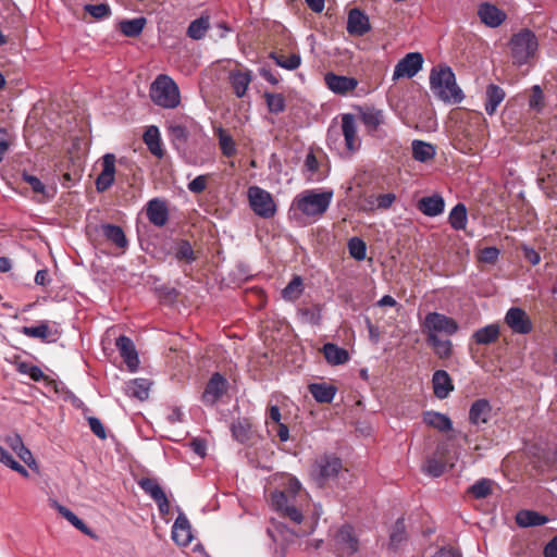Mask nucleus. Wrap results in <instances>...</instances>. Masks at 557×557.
<instances>
[{"label": "nucleus", "mask_w": 557, "mask_h": 557, "mask_svg": "<svg viewBox=\"0 0 557 557\" xmlns=\"http://www.w3.org/2000/svg\"><path fill=\"white\" fill-rule=\"evenodd\" d=\"M144 141L153 156L158 158H162L164 156L160 132L157 126L152 125L146 129L144 133Z\"/></svg>", "instance_id": "obj_33"}, {"label": "nucleus", "mask_w": 557, "mask_h": 557, "mask_svg": "<svg viewBox=\"0 0 557 557\" xmlns=\"http://www.w3.org/2000/svg\"><path fill=\"white\" fill-rule=\"evenodd\" d=\"M232 434L234 438L240 443H245L249 438L250 426L246 421H237L232 424Z\"/></svg>", "instance_id": "obj_55"}, {"label": "nucleus", "mask_w": 557, "mask_h": 557, "mask_svg": "<svg viewBox=\"0 0 557 557\" xmlns=\"http://www.w3.org/2000/svg\"><path fill=\"white\" fill-rule=\"evenodd\" d=\"M277 66L294 71L298 69L301 64V58L298 53H293L289 57H284L281 54H277L276 52H271L269 55Z\"/></svg>", "instance_id": "obj_46"}, {"label": "nucleus", "mask_w": 557, "mask_h": 557, "mask_svg": "<svg viewBox=\"0 0 557 557\" xmlns=\"http://www.w3.org/2000/svg\"><path fill=\"white\" fill-rule=\"evenodd\" d=\"M405 535L406 532L404 519H397L389 535V547L392 549L398 548L399 544L405 540Z\"/></svg>", "instance_id": "obj_51"}, {"label": "nucleus", "mask_w": 557, "mask_h": 557, "mask_svg": "<svg viewBox=\"0 0 557 557\" xmlns=\"http://www.w3.org/2000/svg\"><path fill=\"white\" fill-rule=\"evenodd\" d=\"M17 371L22 374L28 375L35 382H40L45 379V373L39 367L27 362H20L17 364Z\"/></svg>", "instance_id": "obj_54"}, {"label": "nucleus", "mask_w": 557, "mask_h": 557, "mask_svg": "<svg viewBox=\"0 0 557 557\" xmlns=\"http://www.w3.org/2000/svg\"><path fill=\"white\" fill-rule=\"evenodd\" d=\"M264 99L271 113L278 114L285 110V98L282 94L264 92Z\"/></svg>", "instance_id": "obj_49"}, {"label": "nucleus", "mask_w": 557, "mask_h": 557, "mask_svg": "<svg viewBox=\"0 0 557 557\" xmlns=\"http://www.w3.org/2000/svg\"><path fill=\"white\" fill-rule=\"evenodd\" d=\"M333 198L332 190L318 193L306 190L295 199L297 209L307 216L320 218L329 209Z\"/></svg>", "instance_id": "obj_4"}, {"label": "nucleus", "mask_w": 557, "mask_h": 557, "mask_svg": "<svg viewBox=\"0 0 557 557\" xmlns=\"http://www.w3.org/2000/svg\"><path fill=\"white\" fill-rule=\"evenodd\" d=\"M304 292L302 278L295 275L292 281L283 288L282 298L287 301L297 300Z\"/></svg>", "instance_id": "obj_43"}, {"label": "nucleus", "mask_w": 557, "mask_h": 557, "mask_svg": "<svg viewBox=\"0 0 557 557\" xmlns=\"http://www.w3.org/2000/svg\"><path fill=\"white\" fill-rule=\"evenodd\" d=\"M450 226L456 231L465 230L468 222L467 208L463 203H457L448 215Z\"/></svg>", "instance_id": "obj_41"}, {"label": "nucleus", "mask_w": 557, "mask_h": 557, "mask_svg": "<svg viewBox=\"0 0 557 557\" xmlns=\"http://www.w3.org/2000/svg\"><path fill=\"white\" fill-rule=\"evenodd\" d=\"M146 214L150 223L158 227H162L169 220V210L164 200L153 198L148 201Z\"/></svg>", "instance_id": "obj_22"}, {"label": "nucleus", "mask_w": 557, "mask_h": 557, "mask_svg": "<svg viewBox=\"0 0 557 557\" xmlns=\"http://www.w3.org/2000/svg\"><path fill=\"white\" fill-rule=\"evenodd\" d=\"M432 385L434 395L438 399L446 398L454 389L451 379L445 370H437L433 373Z\"/></svg>", "instance_id": "obj_27"}, {"label": "nucleus", "mask_w": 557, "mask_h": 557, "mask_svg": "<svg viewBox=\"0 0 557 557\" xmlns=\"http://www.w3.org/2000/svg\"><path fill=\"white\" fill-rule=\"evenodd\" d=\"M21 333L27 337L39 338L46 343H54L60 336L57 326L53 327L48 321H41L33 326H23Z\"/></svg>", "instance_id": "obj_15"}, {"label": "nucleus", "mask_w": 557, "mask_h": 557, "mask_svg": "<svg viewBox=\"0 0 557 557\" xmlns=\"http://www.w3.org/2000/svg\"><path fill=\"white\" fill-rule=\"evenodd\" d=\"M445 469H446V463L442 460L434 458V457L429 458L423 466L424 473H426L428 475L433 476V478L441 476L445 472Z\"/></svg>", "instance_id": "obj_50"}, {"label": "nucleus", "mask_w": 557, "mask_h": 557, "mask_svg": "<svg viewBox=\"0 0 557 557\" xmlns=\"http://www.w3.org/2000/svg\"><path fill=\"white\" fill-rule=\"evenodd\" d=\"M423 421L425 424L436 429L440 432H448L453 429V422L450 418L445 413L426 411L423 414Z\"/></svg>", "instance_id": "obj_32"}, {"label": "nucleus", "mask_w": 557, "mask_h": 557, "mask_svg": "<svg viewBox=\"0 0 557 557\" xmlns=\"http://www.w3.org/2000/svg\"><path fill=\"white\" fill-rule=\"evenodd\" d=\"M509 45L515 63L522 65L535 54L539 42L530 29H522L511 37Z\"/></svg>", "instance_id": "obj_5"}, {"label": "nucleus", "mask_w": 557, "mask_h": 557, "mask_svg": "<svg viewBox=\"0 0 557 557\" xmlns=\"http://www.w3.org/2000/svg\"><path fill=\"white\" fill-rule=\"evenodd\" d=\"M210 27V17L201 15L200 17L190 22L187 28V36L194 40H200L205 37Z\"/></svg>", "instance_id": "obj_40"}, {"label": "nucleus", "mask_w": 557, "mask_h": 557, "mask_svg": "<svg viewBox=\"0 0 557 557\" xmlns=\"http://www.w3.org/2000/svg\"><path fill=\"white\" fill-rule=\"evenodd\" d=\"M369 17L359 9H351L347 18V32L350 35L362 36L370 30Z\"/></svg>", "instance_id": "obj_23"}, {"label": "nucleus", "mask_w": 557, "mask_h": 557, "mask_svg": "<svg viewBox=\"0 0 557 557\" xmlns=\"http://www.w3.org/2000/svg\"><path fill=\"white\" fill-rule=\"evenodd\" d=\"M84 10L97 20L108 17L111 13L110 7L106 3L86 4Z\"/></svg>", "instance_id": "obj_56"}, {"label": "nucleus", "mask_w": 557, "mask_h": 557, "mask_svg": "<svg viewBox=\"0 0 557 557\" xmlns=\"http://www.w3.org/2000/svg\"><path fill=\"white\" fill-rule=\"evenodd\" d=\"M172 539L181 546H187L193 540L190 523L187 517L183 513H180L174 521L172 527Z\"/></svg>", "instance_id": "obj_26"}, {"label": "nucleus", "mask_w": 557, "mask_h": 557, "mask_svg": "<svg viewBox=\"0 0 557 557\" xmlns=\"http://www.w3.org/2000/svg\"><path fill=\"white\" fill-rule=\"evenodd\" d=\"M49 504L52 508H54L64 519H66L73 527L83 532L84 534L92 535L90 529L85 524V522L79 519L73 511H71L65 506L59 504L55 499H50Z\"/></svg>", "instance_id": "obj_30"}, {"label": "nucleus", "mask_w": 557, "mask_h": 557, "mask_svg": "<svg viewBox=\"0 0 557 557\" xmlns=\"http://www.w3.org/2000/svg\"><path fill=\"white\" fill-rule=\"evenodd\" d=\"M115 346L127 368L131 371L137 370L139 359L133 341L125 335H121L116 338Z\"/></svg>", "instance_id": "obj_21"}, {"label": "nucleus", "mask_w": 557, "mask_h": 557, "mask_svg": "<svg viewBox=\"0 0 557 557\" xmlns=\"http://www.w3.org/2000/svg\"><path fill=\"white\" fill-rule=\"evenodd\" d=\"M499 249L496 247H485L480 252V260L485 263H495L499 256Z\"/></svg>", "instance_id": "obj_60"}, {"label": "nucleus", "mask_w": 557, "mask_h": 557, "mask_svg": "<svg viewBox=\"0 0 557 557\" xmlns=\"http://www.w3.org/2000/svg\"><path fill=\"white\" fill-rule=\"evenodd\" d=\"M478 15L481 22L491 28L500 26L507 17V14L490 2L481 3L478 8Z\"/></svg>", "instance_id": "obj_17"}, {"label": "nucleus", "mask_w": 557, "mask_h": 557, "mask_svg": "<svg viewBox=\"0 0 557 557\" xmlns=\"http://www.w3.org/2000/svg\"><path fill=\"white\" fill-rule=\"evenodd\" d=\"M430 89L445 103H460L465 95L456 83L455 73L447 65H438L430 72Z\"/></svg>", "instance_id": "obj_1"}, {"label": "nucleus", "mask_w": 557, "mask_h": 557, "mask_svg": "<svg viewBox=\"0 0 557 557\" xmlns=\"http://www.w3.org/2000/svg\"><path fill=\"white\" fill-rule=\"evenodd\" d=\"M506 97L505 90L495 84H490L485 90V112L488 115H493L498 106L504 101Z\"/></svg>", "instance_id": "obj_29"}, {"label": "nucleus", "mask_w": 557, "mask_h": 557, "mask_svg": "<svg viewBox=\"0 0 557 557\" xmlns=\"http://www.w3.org/2000/svg\"><path fill=\"white\" fill-rule=\"evenodd\" d=\"M421 330L426 337L438 336V334L451 336L458 332L459 325L456 320L446 314L429 312L421 322Z\"/></svg>", "instance_id": "obj_6"}, {"label": "nucleus", "mask_w": 557, "mask_h": 557, "mask_svg": "<svg viewBox=\"0 0 557 557\" xmlns=\"http://www.w3.org/2000/svg\"><path fill=\"white\" fill-rule=\"evenodd\" d=\"M422 65L423 57L420 52L407 53L395 65L393 81H397L401 77H413L422 69Z\"/></svg>", "instance_id": "obj_11"}, {"label": "nucleus", "mask_w": 557, "mask_h": 557, "mask_svg": "<svg viewBox=\"0 0 557 557\" xmlns=\"http://www.w3.org/2000/svg\"><path fill=\"white\" fill-rule=\"evenodd\" d=\"M88 424L92 433L101 440L107 437L106 429L102 422L96 417L88 418Z\"/></svg>", "instance_id": "obj_62"}, {"label": "nucleus", "mask_w": 557, "mask_h": 557, "mask_svg": "<svg viewBox=\"0 0 557 557\" xmlns=\"http://www.w3.org/2000/svg\"><path fill=\"white\" fill-rule=\"evenodd\" d=\"M347 248L351 258L357 261H362L367 257V245L363 239L359 237H351L347 243Z\"/></svg>", "instance_id": "obj_48"}, {"label": "nucleus", "mask_w": 557, "mask_h": 557, "mask_svg": "<svg viewBox=\"0 0 557 557\" xmlns=\"http://www.w3.org/2000/svg\"><path fill=\"white\" fill-rule=\"evenodd\" d=\"M271 504L283 517L297 524L301 523L304 516L301 509L298 508V499L290 497L286 492L275 491L271 494Z\"/></svg>", "instance_id": "obj_9"}, {"label": "nucleus", "mask_w": 557, "mask_h": 557, "mask_svg": "<svg viewBox=\"0 0 557 557\" xmlns=\"http://www.w3.org/2000/svg\"><path fill=\"white\" fill-rule=\"evenodd\" d=\"M324 82L334 94L345 96L358 86V81L354 77L337 75L332 72L326 73Z\"/></svg>", "instance_id": "obj_18"}, {"label": "nucleus", "mask_w": 557, "mask_h": 557, "mask_svg": "<svg viewBox=\"0 0 557 557\" xmlns=\"http://www.w3.org/2000/svg\"><path fill=\"white\" fill-rule=\"evenodd\" d=\"M194 121L187 116L174 117L165 123L168 136L173 147L181 153L185 162L189 165H199L202 162L197 156L187 153L186 145L190 136V126Z\"/></svg>", "instance_id": "obj_2"}, {"label": "nucleus", "mask_w": 557, "mask_h": 557, "mask_svg": "<svg viewBox=\"0 0 557 557\" xmlns=\"http://www.w3.org/2000/svg\"><path fill=\"white\" fill-rule=\"evenodd\" d=\"M207 182L208 175H198L188 183V190L193 194H201L207 187Z\"/></svg>", "instance_id": "obj_59"}, {"label": "nucleus", "mask_w": 557, "mask_h": 557, "mask_svg": "<svg viewBox=\"0 0 557 557\" xmlns=\"http://www.w3.org/2000/svg\"><path fill=\"white\" fill-rule=\"evenodd\" d=\"M219 144L224 156L232 157L235 154L236 146L232 136L226 134L222 128L219 129Z\"/></svg>", "instance_id": "obj_53"}, {"label": "nucleus", "mask_w": 557, "mask_h": 557, "mask_svg": "<svg viewBox=\"0 0 557 557\" xmlns=\"http://www.w3.org/2000/svg\"><path fill=\"white\" fill-rule=\"evenodd\" d=\"M248 199L250 208L258 216L270 219L275 214L276 206L269 191L251 186L248 188Z\"/></svg>", "instance_id": "obj_8"}, {"label": "nucleus", "mask_w": 557, "mask_h": 557, "mask_svg": "<svg viewBox=\"0 0 557 557\" xmlns=\"http://www.w3.org/2000/svg\"><path fill=\"white\" fill-rule=\"evenodd\" d=\"M445 208L444 199L441 195L423 197L418 202V209L428 216H436L443 213Z\"/></svg>", "instance_id": "obj_28"}, {"label": "nucleus", "mask_w": 557, "mask_h": 557, "mask_svg": "<svg viewBox=\"0 0 557 557\" xmlns=\"http://www.w3.org/2000/svg\"><path fill=\"white\" fill-rule=\"evenodd\" d=\"M334 546L338 557H351L359 550V539L350 524H344L337 530Z\"/></svg>", "instance_id": "obj_10"}, {"label": "nucleus", "mask_w": 557, "mask_h": 557, "mask_svg": "<svg viewBox=\"0 0 557 557\" xmlns=\"http://www.w3.org/2000/svg\"><path fill=\"white\" fill-rule=\"evenodd\" d=\"M396 200V195L393 193L382 194L376 197V207L379 209H389Z\"/></svg>", "instance_id": "obj_64"}, {"label": "nucleus", "mask_w": 557, "mask_h": 557, "mask_svg": "<svg viewBox=\"0 0 557 557\" xmlns=\"http://www.w3.org/2000/svg\"><path fill=\"white\" fill-rule=\"evenodd\" d=\"M228 81L236 97L243 98L252 81V72L246 67L232 70L228 73Z\"/></svg>", "instance_id": "obj_20"}, {"label": "nucleus", "mask_w": 557, "mask_h": 557, "mask_svg": "<svg viewBox=\"0 0 557 557\" xmlns=\"http://www.w3.org/2000/svg\"><path fill=\"white\" fill-rule=\"evenodd\" d=\"M149 382L146 379H135L126 386V394L129 397L145 400L149 396Z\"/></svg>", "instance_id": "obj_42"}, {"label": "nucleus", "mask_w": 557, "mask_h": 557, "mask_svg": "<svg viewBox=\"0 0 557 557\" xmlns=\"http://www.w3.org/2000/svg\"><path fill=\"white\" fill-rule=\"evenodd\" d=\"M283 492H286L287 495L297 499L301 497V484L296 478H289Z\"/></svg>", "instance_id": "obj_61"}, {"label": "nucleus", "mask_w": 557, "mask_h": 557, "mask_svg": "<svg viewBox=\"0 0 557 557\" xmlns=\"http://www.w3.org/2000/svg\"><path fill=\"white\" fill-rule=\"evenodd\" d=\"M173 255L177 261H184L186 263H193L197 256L186 239H178L173 247Z\"/></svg>", "instance_id": "obj_39"}, {"label": "nucleus", "mask_w": 557, "mask_h": 557, "mask_svg": "<svg viewBox=\"0 0 557 557\" xmlns=\"http://www.w3.org/2000/svg\"><path fill=\"white\" fill-rule=\"evenodd\" d=\"M505 323L516 333L525 335L531 333L533 324L527 312L519 307H511L505 315Z\"/></svg>", "instance_id": "obj_12"}, {"label": "nucleus", "mask_w": 557, "mask_h": 557, "mask_svg": "<svg viewBox=\"0 0 557 557\" xmlns=\"http://www.w3.org/2000/svg\"><path fill=\"white\" fill-rule=\"evenodd\" d=\"M309 392L318 403L329 404L335 397L336 387L325 383H312L309 385Z\"/></svg>", "instance_id": "obj_35"}, {"label": "nucleus", "mask_w": 557, "mask_h": 557, "mask_svg": "<svg viewBox=\"0 0 557 557\" xmlns=\"http://www.w3.org/2000/svg\"><path fill=\"white\" fill-rule=\"evenodd\" d=\"M267 424L269 433H274L281 442H287L289 440V430L286 424H270V422H267Z\"/></svg>", "instance_id": "obj_58"}, {"label": "nucleus", "mask_w": 557, "mask_h": 557, "mask_svg": "<svg viewBox=\"0 0 557 557\" xmlns=\"http://www.w3.org/2000/svg\"><path fill=\"white\" fill-rule=\"evenodd\" d=\"M498 337L499 326L493 323L476 330L472 334L471 339L478 345H490L496 342Z\"/></svg>", "instance_id": "obj_34"}, {"label": "nucleus", "mask_w": 557, "mask_h": 557, "mask_svg": "<svg viewBox=\"0 0 557 557\" xmlns=\"http://www.w3.org/2000/svg\"><path fill=\"white\" fill-rule=\"evenodd\" d=\"M115 156L107 153L102 157V171L96 180V187L98 191L109 189L114 183L115 176Z\"/></svg>", "instance_id": "obj_19"}, {"label": "nucleus", "mask_w": 557, "mask_h": 557, "mask_svg": "<svg viewBox=\"0 0 557 557\" xmlns=\"http://www.w3.org/2000/svg\"><path fill=\"white\" fill-rule=\"evenodd\" d=\"M342 460L334 455H323L315 460L312 467V476L315 482L323 486L334 480L342 470Z\"/></svg>", "instance_id": "obj_7"}, {"label": "nucleus", "mask_w": 557, "mask_h": 557, "mask_svg": "<svg viewBox=\"0 0 557 557\" xmlns=\"http://www.w3.org/2000/svg\"><path fill=\"white\" fill-rule=\"evenodd\" d=\"M23 180L32 187L33 191L42 196H49L45 184L36 176L24 174Z\"/></svg>", "instance_id": "obj_57"}, {"label": "nucleus", "mask_w": 557, "mask_h": 557, "mask_svg": "<svg viewBox=\"0 0 557 557\" xmlns=\"http://www.w3.org/2000/svg\"><path fill=\"white\" fill-rule=\"evenodd\" d=\"M146 24L145 17L124 20L120 22V30L127 37H137L141 34Z\"/></svg>", "instance_id": "obj_44"}, {"label": "nucleus", "mask_w": 557, "mask_h": 557, "mask_svg": "<svg viewBox=\"0 0 557 557\" xmlns=\"http://www.w3.org/2000/svg\"><path fill=\"white\" fill-rule=\"evenodd\" d=\"M323 354L326 361L333 366L343 364L349 360L348 351L332 343L323 346Z\"/></svg>", "instance_id": "obj_37"}, {"label": "nucleus", "mask_w": 557, "mask_h": 557, "mask_svg": "<svg viewBox=\"0 0 557 557\" xmlns=\"http://www.w3.org/2000/svg\"><path fill=\"white\" fill-rule=\"evenodd\" d=\"M547 521L546 516L532 510H521L516 516L517 524L522 528L543 525Z\"/></svg>", "instance_id": "obj_38"}, {"label": "nucleus", "mask_w": 557, "mask_h": 557, "mask_svg": "<svg viewBox=\"0 0 557 557\" xmlns=\"http://www.w3.org/2000/svg\"><path fill=\"white\" fill-rule=\"evenodd\" d=\"M412 158L419 162H428L432 160L436 154V148L434 145L414 139L411 143Z\"/></svg>", "instance_id": "obj_31"}, {"label": "nucleus", "mask_w": 557, "mask_h": 557, "mask_svg": "<svg viewBox=\"0 0 557 557\" xmlns=\"http://www.w3.org/2000/svg\"><path fill=\"white\" fill-rule=\"evenodd\" d=\"M298 313L302 320L312 325H318L321 322V308L320 306L300 308Z\"/></svg>", "instance_id": "obj_52"}, {"label": "nucleus", "mask_w": 557, "mask_h": 557, "mask_svg": "<svg viewBox=\"0 0 557 557\" xmlns=\"http://www.w3.org/2000/svg\"><path fill=\"white\" fill-rule=\"evenodd\" d=\"M426 343L434 349L440 358H448L451 355L453 344L449 339H442L440 336L426 337Z\"/></svg>", "instance_id": "obj_45"}, {"label": "nucleus", "mask_w": 557, "mask_h": 557, "mask_svg": "<svg viewBox=\"0 0 557 557\" xmlns=\"http://www.w3.org/2000/svg\"><path fill=\"white\" fill-rule=\"evenodd\" d=\"M342 134L345 146L350 152H355L360 148L361 140L357 135V124L354 114L345 113L342 115Z\"/></svg>", "instance_id": "obj_16"}, {"label": "nucleus", "mask_w": 557, "mask_h": 557, "mask_svg": "<svg viewBox=\"0 0 557 557\" xmlns=\"http://www.w3.org/2000/svg\"><path fill=\"white\" fill-rule=\"evenodd\" d=\"M138 484L143 488V491L157 503L160 513L162 516L169 515L170 503L159 483L153 479L144 478L139 481Z\"/></svg>", "instance_id": "obj_13"}, {"label": "nucleus", "mask_w": 557, "mask_h": 557, "mask_svg": "<svg viewBox=\"0 0 557 557\" xmlns=\"http://www.w3.org/2000/svg\"><path fill=\"white\" fill-rule=\"evenodd\" d=\"M492 417V406L485 398L475 400L469 410V421L473 425L487 423Z\"/></svg>", "instance_id": "obj_25"}, {"label": "nucleus", "mask_w": 557, "mask_h": 557, "mask_svg": "<svg viewBox=\"0 0 557 557\" xmlns=\"http://www.w3.org/2000/svg\"><path fill=\"white\" fill-rule=\"evenodd\" d=\"M492 484L490 479H480L468 488V493L476 499L485 498L492 493Z\"/></svg>", "instance_id": "obj_47"}, {"label": "nucleus", "mask_w": 557, "mask_h": 557, "mask_svg": "<svg viewBox=\"0 0 557 557\" xmlns=\"http://www.w3.org/2000/svg\"><path fill=\"white\" fill-rule=\"evenodd\" d=\"M226 388V379L218 372L212 374L202 393V401L209 406L215 405L218 400L224 395Z\"/></svg>", "instance_id": "obj_14"}, {"label": "nucleus", "mask_w": 557, "mask_h": 557, "mask_svg": "<svg viewBox=\"0 0 557 557\" xmlns=\"http://www.w3.org/2000/svg\"><path fill=\"white\" fill-rule=\"evenodd\" d=\"M529 104L533 109L540 110L543 107V92L539 85L533 86Z\"/></svg>", "instance_id": "obj_63"}, {"label": "nucleus", "mask_w": 557, "mask_h": 557, "mask_svg": "<svg viewBox=\"0 0 557 557\" xmlns=\"http://www.w3.org/2000/svg\"><path fill=\"white\" fill-rule=\"evenodd\" d=\"M101 230L106 239L114 244L117 248L125 249L127 247L128 240L121 226L114 224H103Z\"/></svg>", "instance_id": "obj_36"}, {"label": "nucleus", "mask_w": 557, "mask_h": 557, "mask_svg": "<svg viewBox=\"0 0 557 557\" xmlns=\"http://www.w3.org/2000/svg\"><path fill=\"white\" fill-rule=\"evenodd\" d=\"M360 120L369 134H374L385 123V114L381 109L366 107L360 109Z\"/></svg>", "instance_id": "obj_24"}, {"label": "nucleus", "mask_w": 557, "mask_h": 557, "mask_svg": "<svg viewBox=\"0 0 557 557\" xmlns=\"http://www.w3.org/2000/svg\"><path fill=\"white\" fill-rule=\"evenodd\" d=\"M151 101L163 109H175L181 103L177 84L166 74H159L149 88Z\"/></svg>", "instance_id": "obj_3"}]
</instances>
